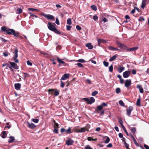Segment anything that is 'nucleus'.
Masks as SVG:
<instances>
[{
  "label": "nucleus",
  "instance_id": "1",
  "mask_svg": "<svg viewBox=\"0 0 149 149\" xmlns=\"http://www.w3.org/2000/svg\"><path fill=\"white\" fill-rule=\"evenodd\" d=\"M116 44L118 47L123 50H126L128 52L130 51H134L138 49V47L128 48V47L127 46L121 43L119 41H117L116 42Z\"/></svg>",
  "mask_w": 149,
  "mask_h": 149
},
{
  "label": "nucleus",
  "instance_id": "2",
  "mask_svg": "<svg viewBox=\"0 0 149 149\" xmlns=\"http://www.w3.org/2000/svg\"><path fill=\"white\" fill-rule=\"evenodd\" d=\"M48 28L49 30L52 31L54 32L57 34H60L61 32L55 27V26L56 25L54 23L52 24L50 22L48 23Z\"/></svg>",
  "mask_w": 149,
  "mask_h": 149
},
{
  "label": "nucleus",
  "instance_id": "3",
  "mask_svg": "<svg viewBox=\"0 0 149 149\" xmlns=\"http://www.w3.org/2000/svg\"><path fill=\"white\" fill-rule=\"evenodd\" d=\"M83 100L87 102L88 104H91L92 103L94 102L95 100L93 97H91L90 98V100L88 98H84Z\"/></svg>",
  "mask_w": 149,
  "mask_h": 149
},
{
  "label": "nucleus",
  "instance_id": "4",
  "mask_svg": "<svg viewBox=\"0 0 149 149\" xmlns=\"http://www.w3.org/2000/svg\"><path fill=\"white\" fill-rule=\"evenodd\" d=\"M18 50L16 48L15 49L14 52H13V53L14 54V55L13 58V59L14 60L15 62L16 63H18L19 62L17 58L18 57Z\"/></svg>",
  "mask_w": 149,
  "mask_h": 149
},
{
  "label": "nucleus",
  "instance_id": "5",
  "mask_svg": "<svg viewBox=\"0 0 149 149\" xmlns=\"http://www.w3.org/2000/svg\"><path fill=\"white\" fill-rule=\"evenodd\" d=\"M66 132V134H70L73 132V131H71V128L69 127H68V129L67 130L63 128H62L61 129V132L62 133L63 132Z\"/></svg>",
  "mask_w": 149,
  "mask_h": 149
},
{
  "label": "nucleus",
  "instance_id": "6",
  "mask_svg": "<svg viewBox=\"0 0 149 149\" xmlns=\"http://www.w3.org/2000/svg\"><path fill=\"white\" fill-rule=\"evenodd\" d=\"M131 79H127L126 80L125 85V86L127 88V89H129V87L131 85Z\"/></svg>",
  "mask_w": 149,
  "mask_h": 149
},
{
  "label": "nucleus",
  "instance_id": "7",
  "mask_svg": "<svg viewBox=\"0 0 149 149\" xmlns=\"http://www.w3.org/2000/svg\"><path fill=\"white\" fill-rule=\"evenodd\" d=\"M42 15L48 20L53 19H54L53 16L50 15H47L45 13H43Z\"/></svg>",
  "mask_w": 149,
  "mask_h": 149
},
{
  "label": "nucleus",
  "instance_id": "8",
  "mask_svg": "<svg viewBox=\"0 0 149 149\" xmlns=\"http://www.w3.org/2000/svg\"><path fill=\"white\" fill-rule=\"evenodd\" d=\"M133 109V107L132 106H129L127 109V114L129 116H130L131 113V111Z\"/></svg>",
  "mask_w": 149,
  "mask_h": 149
},
{
  "label": "nucleus",
  "instance_id": "9",
  "mask_svg": "<svg viewBox=\"0 0 149 149\" xmlns=\"http://www.w3.org/2000/svg\"><path fill=\"white\" fill-rule=\"evenodd\" d=\"M8 63H9L11 65V66L13 67L14 69H18L19 68V67L17 64L14 62H12L10 61H9Z\"/></svg>",
  "mask_w": 149,
  "mask_h": 149
},
{
  "label": "nucleus",
  "instance_id": "10",
  "mask_svg": "<svg viewBox=\"0 0 149 149\" xmlns=\"http://www.w3.org/2000/svg\"><path fill=\"white\" fill-rule=\"evenodd\" d=\"M27 126L29 128L31 129H34L36 127V126L33 123H30L27 121L26 123Z\"/></svg>",
  "mask_w": 149,
  "mask_h": 149
},
{
  "label": "nucleus",
  "instance_id": "11",
  "mask_svg": "<svg viewBox=\"0 0 149 149\" xmlns=\"http://www.w3.org/2000/svg\"><path fill=\"white\" fill-rule=\"evenodd\" d=\"M130 71L129 70L126 71L124 72L123 73V77L125 78L128 77L130 75Z\"/></svg>",
  "mask_w": 149,
  "mask_h": 149
},
{
  "label": "nucleus",
  "instance_id": "12",
  "mask_svg": "<svg viewBox=\"0 0 149 149\" xmlns=\"http://www.w3.org/2000/svg\"><path fill=\"white\" fill-rule=\"evenodd\" d=\"M74 143V141L68 138V140L66 141V144L69 146L72 145Z\"/></svg>",
  "mask_w": 149,
  "mask_h": 149
},
{
  "label": "nucleus",
  "instance_id": "13",
  "mask_svg": "<svg viewBox=\"0 0 149 149\" xmlns=\"http://www.w3.org/2000/svg\"><path fill=\"white\" fill-rule=\"evenodd\" d=\"M70 74H65L62 77L61 80H65L69 77Z\"/></svg>",
  "mask_w": 149,
  "mask_h": 149
},
{
  "label": "nucleus",
  "instance_id": "14",
  "mask_svg": "<svg viewBox=\"0 0 149 149\" xmlns=\"http://www.w3.org/2000/svg\"><path fill=\"white\" fill-rule=\"evenodd\" d=\"M15 31L13 29H8L6 33L8 35H13Z\"/></svg>",
  "mask_w": 149,
  "mask_h": 149
},
{
  "label": "nucleus",
  "instance_id": "15",
  "mask_svg": "<svg viewBox=\"0 0 149 149\" xmlns=\"http://www.w3.org/2000/svg\"><path fill=\"white\" fill-rule=\"evenodd\" d=\"M98 45L99 46H100V43H105L106 41L104 39L99 38L97 40Z\"/></svg>",
  "mask_w": 149,
  "mask_h": 149
},
{
  "label": "nucleus",
  "instance_id": "16",
  "mask_svg": "<svg viewBox=\"0 0 149 149\" xmlns=\"http://www.w3.org/2000/svg\"><path fill=\"white\" fill-rule=\"evenodd\" d=\"M142 86L140 85H137L136 86L137 88L139 89V91L140 93H143L144 91L143 88L142 87Z\"/></svg>",
  "mask_w": 149,
  "mask_h": 149
},
{
  "label": "nucleus",
  "instance_id": "17",
  "mask_svg": "<svg viewBox=\"0 0 149 149\" xmlns=\"http://www.w3.org/2000/svg\"><path fill=\"white\" fill-rule=\"evenodd\" d=\"M15 88L17 90H19L21 88V84L19 83H17L15 84Z\"/></svg>",
  "mask_w": 149,
  "mask_h": 149
},
{
  "label": "nucleus",
  "instance_id": "18",
  "mask_svg": "<svg viewBox=\"0 0 149 149\" xmlns=\"http://www.w3.org/2000/svg\"><path fill=\"white\" fill-rule=\"evenodd\" d=\"M147 0H143L142 2L141 7L143 9H144L145 7Z\"/></svg>",
  "mask_w": 149,
  "mask_h": 149
},
{
  "label": "nucleus",
  "instance_id": "19",
  "mask_svg": "<svg viewBox=\"0 0 149 149\" xmlns=\"http://www.w3.org/2000/svg\"><path fill=\"white\" fill-rule=\"evenodd\" d=\"M86 46L90 49H92L93 47V46L91 45V43H87L86 45Z\"/></svg>",
  "mask_w": 149,
  "mask_h": 149
},
{
  "label": "nucleus",
  "instance_id": "20",
  "mask_svg": "<svg viewBox=\"0 0 149 149\" xmlns=\"http://www.w3.org/2000/svg\"><path fill=\"white\" fill-rule=\"evenodd\" d=\"M130 136H131V137L132 139H133V141H134V143L135 144L136 146H139V144L137 143V142L136 141V140H135V138L132 135V134H131Z\"/></svg>",
  "mask_w": 149,
  "mask_h": 149
},
{
  "label": "nucleus",
  "instance_id": "21",
  "mask_svg": "<svg viewBox=\"0 0 149 149\" xmlns=\"http://www.w3.org/2000/svg\"><path fill=\"white\" fill-rule=\"evenodd\" d=\"M7 134L6 131H4L2 132L1 134V137L3 138H5Z\"/></svg>",
  "mask_w": 149,
  "mask_h": 149
},
{
  "label": "nucleus",
  "instance_id": "22",
  "mask_svg": "<svg viewBox=\"0 0 149 149\" xmlns=\"http://www.w3.org/2000/svg\"><path fill=\"white\" fill-rule=\"evenodd\" d=\"M125 68V67H120L117 69V70L119 73H121L124 70Z\"/></svg>",
  "mask_w": 149,
  "mask_h": 149
},
{
  "label": "nucleus",
  "instance_id": "23",
  "mask_svg": "<svg viewBox=\"0 0 149 149\" xmlns=\"http://www.w3.org/2000/svg\"><path fill=\"white\" fill-rule=\"evenodd\" d=\"M55 90V89H49L48 90L49 93V94L52 95L54 94V91Z\"/></svg>",
  "mask_w": 149,
  "mask_h": 149
},
{
  "label": "nucleus",
  "instance_id": "24",
  "mask_svg": "<svg viewBox=\"0 0 149 149\" xmlns=\"http://www.w3.org/2000/svg\"><path fill=\"white\" fill-rule=\"evenodd\" d=\"M9 138L10 140L8 141V142L10 143H12L15 140L14 137L13 136H10Z\"/></svg>",
  "mask_w": 149,
  "mask_h": 149
},
{
  "label": "nucleus",
  "instance_id": "25",
  "mask_svg": "<svg viewBox=\"0 0 149 149\" xmlns=\"http://www.w3.org/2000/svg\"><path fill=\"white\" fill-rule=\"evenodd\" d=\"M117 54L113 56L111 58L109 59V61H113L117 57Z\"/></svg>",
  "mask_w": 149,
  "mask_h": 149
},
{
  "label": "nucleus",
  "instance_id": "26",
  "mask_svg": "<svg viewBox=\"0 0 149 149\" xmlns=\"http://www.w3.org/2000/svg\"><path fill=\"white\" fill-rule=\"evenodd\" d=\"M28 13H29V14H30V18H31V17H34L35 18H37L38 17L37 16L35 15L33 13H31V12H29Z\"/></svg>",
  "mask_w": 149,
  "mask_h": 149
},
{
  "label": "nucleus",
  "instance_id": "27",
  "mask_svg": "<svg viewBox=\"0 0 149 149\" xmlns=\"http://www.w3.org/2000/svg\"><path fill=\"white\" fill-rule=\"evenodd\" d=\"M136 104L137 106H141V99L140 98H138L136 101Z\"/></svg>",
  "mask_w": 149,
  "mask_h": 149
},
{
  "label": "nucleus",
  "instance_id": "28",
  "mask_svg": "<svg viewBox=\"0 0 149 149\" xmlns=\"http://www.w3.org/2000/svg\"><path fill=\"white\" fill-rule=\"evenodd\" d=\"M57 61H58V62L60 63L64 64L65 63V62L64 61L61 60V59H60L58 57H57Z\"/></svg>",
  "mask_w": 149,
  "mask_h": 149
},
{
  "label": "nucleus",
  "instance_id": "29",
  "mask_svg": "<svg viewBox=\"0 0 149 149\" xmlns=\"http://www.w3.org/2000/svg\"><path fill=\"white\" fill-rule=\"evenodd\" d=\"M103 108L102 106L101 105H99L97 107L96 109V110L99 111L102 110L103 109Z\"/></svg>",
  "mask_w": 149,
  "mask_h": 149
},
{
  "label": "nucleus",
  "instance_id": "30",
  "mask_svg": "<svg viewBox=\"0 0 149 149\" xmlns=\"http://www.w3.org/2000/svg\"><path fill=\"white\" fill-rule=\"evenodd\" d=\"M131 132L134 134L135 133V132L136 131V128L135 127H133L132 128L130 129Z\"/></svg>",
  "mask_w": 149,
  "mask_h": 149
},
{
  "label": "nucleus",
  "instance_id": "31",
  "mask_svg": "<svg viewBox=\"0 0 149 149\" xmlns=\"http://www.w3.org/2000/svg\"><path fill=\"white\" fill-rule=\"evenodd\" d=\"M122 128L123 129V130H124V132L128 136H129V134H128L127 132V131L125 126L124 125H123V126H122Z\"/></svg>",
  "mask_w": 149,
  "mask_h": 149
},
{
  "label": "nucleus",
  "instance_id": "32",
  "mask_svg": "<svg viewBox=\"0 0 149 149\" xmlns=\"http://www.w3.org/2000/svg\"><path fill=\"white\" fill-rule=\"evenodd\" d=\"M13 35L15 37H19V32H16L15 31V33H14Z\"/></svg>",
  "mask_w": 149,
  "mask_h": 149
},
{
  "label": "nucleus",
  "instance_id": "33",
  "mask_svg": "<svg viewBox=\"0 0 149 149\" xmlns=\"http://www.w3.org/2000/svg\"><path fill=\"white\" fill-rule=\"evenodd\" d=\"M1 29L3 31L6 32L8 29H7V28L6 26H4L1 27Z\"/></svg>",
  "mask_w": 149,
  "mask_h": 149
},
{
  "label": "nucleus",
  "instance_id": "34",
  "mask_svg": "<svg viewBox=\"0 0 149 149\" xmlns=\"http://www.w3.org/2000/svg\"><path fill=\"white\" fill-rule=\"evenodd\" d=\"M87 139L89 141H95L97 140V139H93L92 137H88Z\"/></svg>",
  "mask_w": 149,
  "mask_h": 149
},
{
  "label": "nucleus",
  "instance_id": "35",
  "mask_svg": "<svg viewBox=\"0 0 149 149\" xmlns=\"http://www.w3.org/2000/svg\"><path fill=\"white\" fill-rule=\"evenodd\" d=\"M90 128V125L89 124H86V126L85 127V128L86 130V131H88L89 129Z\"/></svg>",
  "mask_w": 149,
  "mask_h": 149
},
{
  "label": "nucleus",
  "instance_id": "36",
  "mask_svg": "<svg viewBox=\"0 0 149 149\" xmlns=\"http://www.w3.org/2000/svg\"><path fill=\"white\" fill-rule=\"evenodd\" d=\"M108 49L110 50H117V48L114 47L112 46H109L108 47Z\"/></svg>",
  "mask_w": 149,
  "mask_h": 149
},
{
  "label": "nucleus",
  "instance_id": "37",
  "mask_svg": "<svg viewBox=\"0 0 149 149\" xmlns=\"http://www.w3.org/2000/svg\"><path fill=\"white\" fill-rule=\"evenodd\" d=\"M54 94L55 96H57L59 94V92L56 89H55L54 91Z\"/></svg>",
  "mask_w": 149,
  "mask_h": 149
},
{
  "label": "nucleus",
  "instance_id": "38",
  "mask_svg": "<svg viewBox=\"0 0 149 149\" xmlns=\"http://www.w3.org/2000/svg\"><path fill=\"white\" fill-rule=\"evenodd\" d=\"M28 10L29 11H39V10L38 9L33 8H28Z\"/></svg>",
  "mask_w": 149,
  "mask_h": 149
},
{
  "label": "nucleus",
  "instance_id": "39",
  "mask_svg": "<svg viewBox=\"0 0 149 149\" xmlns=\"http://www.w3.org/2000/svg\"><path fill=\"white\" fill-rule=\"evenodd\" d=\"M119 104L122 106L124 107L125 104L123 102L122 100H120L119 101Z\"/></svg>",
  "mask_w": 149,
  "mask_h": 149
},
{
  "label": "nucleus",
  "instance_id": "40",
  "mask_svg": "<svg viewBox=\"0 0 149 149\" xmlns=\"http://www.w3.org/2000/svg\"><path fill=\"white\" fill-rule=\"evenodd\" d=\"M91 8L94 11H96L97 10V7L94 5H93L91 6Z\"/></svg>",
  "mask_w": 149,
  "mask_h": 149
},
{
  "label": "nucleus",
  "instance_id": "41",
  "mask_svg": "<svg viewBox=\"0 0 149 149\" xmlns=\"http://www.w3.org/2000/svg\"><path fill=\"white\" fill-rule=\"evenodd\" d=\"M113 65H111L109 67V70L111 72H112L113 70Z\"/></svg>",
  "mask_w": 149,
  "mask_h": 149
},
{
  "label": "nucleus",
  "instance_id": "42",
  "mask_svg": "<svg viewBox=\"0 0 149 149\" xmlns=\"http://www.w3.org/2000/svg\"><path fill=\"white\" fill-rule=\"evenodd\" d=\"M17 13L18 14H20L22 12V10L21 8H18L17 9Z\"/></svg>",
  "mask_w": 149,
  "mask_h": 149
},
{
  "label": "nucleus",
  "instance_id": "43",
  "mask_svg": "<svg viewBox=\"0 0 149 149\" xmlns=\"http://www.w3.org/2000/svg\"><path fill=\"white\" fill-rule=\"evenodd\" d=\"M121 91L120 89V88H116V92L118 94L120 93Z\"/></svg>",
  "mask_w": 149,
  "mask_h": 149
},
{
  "label": "nucleus",
  "instance_id": "44",
  "mask_svg": "<svg viewBox=\"0 0 149 149\" xmlns=\"http://www.w3.org/2000/svg\"><path fill=\"white\" fill-rule=\"evenodd\" d=\"M67 24L69 25H70L72 24V22L71 19L69 18L67 20Z\"/></svg>",
  "mask_w": 149,
  "mask_h": 149
},
{
  "label": "nucleus",
  "instance_id": "45",
  "mask_svg": "<svg viewBox=\"0 0 149 149\" xmlns=\"http://www.w3.org/2000/svg\"><path fill=\"white\" fill-rule=\"evenodd\" d=\"M98 93V92L96 91H95L92 93V95L93 96H95Z\"/></svg>",
  "mask_w": 149,
  "mask_h": 149
},
{
  "label": "nucleus",
  "instance_id": "46",
  "mask_svg": "<svg viewBox=\"0 0 149 149\" xmlns=\"http://www.w3.org/2000/svg\"><path fill=\"white\" fill-rule=\"evenodd\" d=\"M76 65H77L80 68H83L84 67V65L81 63H78Z\"/></svg>",
  "mask_w": 149,
  "mask_h": 149
},
{
  "label": "nucleus",
  "instance_id": "47",
  "mask_svg": "<svg viewBox=\"0 0 149 149\" xmlns=\"http://www.w3.org/2000/svg\"><path fill=\"white\" fill-rule=\"evenodd\" d=\"M103 63L104 65L106 67H108L109 65V63L106 61H104L103 62Z\"/></svg>",
  "mask_w": 149,
  "mask_h": 149
},
{
  "label": "nucleus",
  "instance_id": "48",
  "mask_svg": "<svg viewBox=\"0 0 149 149\" xmlns=\"http://www.w3.org/2000/svg\"><path fill=\"white\" fill-rule=\"evenodd\" d=\"M77 61L80 63H85L86 61L83 59H80L77 60Z\"/></svg>",
  "mask_w": 149,
  "mask_h": 149
},
{
  "label": "nucleus",
  "instance_id": "49",
  "mask_svg": "<svg viewBox=\"0 0 149 149\" xmlns=\"http://www.w3.org/2000/svg\"><path fill=\"white\" fill-rule=\"evenodd\" d=\"M110 141V139L108 137H107V139L104 141V143H108Z\"/></svg>",
  "mask_w": 149,
  "mask_h": 149
},
{
  "label": "nucleus",
  "instance_id": "50",
  "mask_svg": "<svg viewBox=\"0 0 149 149\" xmlns=\"http://www.w3.org/2000/svg\"><path fill=\"white\" fill-rule=\"evenodd\" d=\"M32 121L35 123H37L38 122L39 120L38 119H33Z\"/></svg>",
  "mask_w": 149,
  "mask_h": 149
},
{
  "label": "nucleus",
  "instance_id": "51",
  "mask_svg": "<svg viewBox=\"0 0 149 149\" xmlns=\"http://www.w3.org/2000/svg\"><path fill=\"white\" fill-rule=\"evenodd\" d=\"M23 74L24 75V77L25 78L27 77H30V75H29V74L26 73L24 72L23 73Z\"/></svg>",
  "mask_w": 149,
  "mask_h": 149
},
{
  "label": "nucleus",
  "instance_id": "52",
  "mask_svg": "<svg viewBox=\"0 0 149 149\" xmlns=\"http://www.w3.org/2000/svg\"><path fill=\"white\" fill-rule=\"evenodd\" d=\"M80 132H85L86 131V130L84 127H83L80 129Z\"/></svg>",
  "mask_w": 149,
  "mask_h": 149
},
{
  "label": "nucleus",
  "instance_id": "53",
  "mask_svg": "<svg viewBox=\"0 0 149 149\" xmlns=\"http://www.w3.org/2000/svg\"><path fill=\"white\" fill-rule=\"evenodd\" d=\"M93 18L94 21H96L97 20L98 18V17L97 15H95L94 16H93Z\"/></svg>",
  "mask_w": 149,
  "mask_h": 149
},
{
  "label": "nucleus",
  "instance_id": "54",
  "mask_svg": "<svg viewBox=\"0 0 149 149\" xmlns=\"http://www.w3.org/2000/svg\"><path fill=\"white\" fill-rule=\"evenodd\" d=\"M54 128H59V125L57 123H55V124H54Z\"/></svg>",
  "mask_w": 149,
  "mask_h": 149
},
{
  "label": "nucleus",
  "instance_id": "55",
  "mask_svg": "<svg viewBox=\"0 0 149 149\" xmlns=\"http://www.w3.org/2000/svg\"><path fill=\"white\" fill-rule=\"evenodd\" d=\"M65 85V83L62 81H61V86L62 88L64 87Z\"/></svg>",
  "mask_w": 149,
  "mask_h": 149
},
{
  "label": "nucleus",
  "instance_id": "56",
  "mask_svg": "<svg viewBox=\"0 0 149 149\" xmlns=\"http://www.w3.org/2000/svg\"><path fill=\"white\" fill-rule=\"evenodd\" d=\"M76 28L78 30H80L81 29V27L78 25H77L76 26Z\"/></svg>",
  "mask_w": 149,
  "mask_h": 149
},
{
  "label": "nucleus",
  "instance_id": "57",
  "mask_svg": "<svg viewBox=\"0 0 149 149\" xmlns=\"http://www.w3.org/2000/svg\"><path fill=\"white\" fill-rule=\"evenodd\" d=\"M139 21H143L144 20V18L142 17H141L139 19Z\"/></svg>",
  "mask_w": 149,
  "mask_h": 149
},
{
  "label": "nucleus",
  "instance_id": "58",
  "mask_svg": "<svg viewBox=\"0 0 149 149\" xmlns=\"http://www.w3.org/2000/svg\"><path fill=\"white\" fill-rule=\"evenodd\" d=\"M71 26L69 25L66 26L67 29V30L70 31L71 30Z\"/></svg>",
  "mask_w": 149,
  "mask_h": 149
},
{
  "label": "nucleus",
  "instance_id": "59",
  "mask_svg": "<svg viewBox=\"0 0 149 149\" xmlns=\"http://www.w3.org/2000/svg\"><path fill=\"white\" fill-rule=\"evenodd\" d=\"M61 48V47L60 45H58V46H57L56 47V49L57 50H60Z\"/></svg>",
  "mask_w": 149,
  "mask_h": 149
},
{
  "label": "nucleus",
  "instance_id": "60",
  "mask_svg": "<svg viewBox=\"0 0 149 149\" xmlns=\"http://www.w3.org/2000/svg\"><path fill=\"white\" fill-rule=\"evenodd\" d=\"M85 149H93L89 145H87L85 146Z\"/></svg>",
  "mask_w": 149,
  "mask_h": 149
},
{
  "label": "nucleus",
  "instance_id": "61",
  "mask_svg": "<svg viewBox=\"0 0 149 149\" xmlns=\"http://www.w3.org/2000/svg\"><path fill=\"white\" fill-rule=\"evenodd\" d=\"M101 105L103 107H107V104L103 102L102 103Z\"/></svg>",
  "mask_w": 149,
  "mask_h": 149
},
{
  "label": "nucleus",
  "instance_id": "62",
  "mask_svg": "<svg viewBox=\"0 0 149 149\" xmlns=\"http://www.w3.org/2000/svg\"><path fill=\"white\" fill-rule=\"evenodd\" d=\"M125 145V147L126 148H129V144L127 143L126 142H125V143H124Z\"/></svg>",
  "mask_w": 149,
  "mask_h": 149
},
{
  "label": "nucleus",
  "instance_id": "63",
  "mask_svg": "<svg viewBox=\"0 0 149 149\" xmlns=\"http://www.w3.org/2000/svg\"><path fill=\"white\" fill-rule=\"evenodd\" d=\"M27 63L28 65L31 66L32 65V63H31L29 61H27L26 62Z\"/></svg>",
  "mask_w": 149,
  "mask_h": 149
},
{
  "label": "nucleus",
  "instance_id": "64",
  "mask_svg": "<svg viewBox=\"0 0 149 149\" xmlns=\"http://www.w3.org/2000/svg\"><path fill=\"white\" fill-rule=\"evenodd\" d=\"M86 81V82L89 84H91V81L88 79H87Z\"/></svg>",
  "mask_w": 149,
  "mask_h": 149
}]
</instances>
